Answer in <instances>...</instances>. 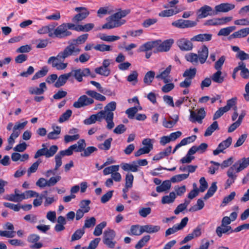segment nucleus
Returning a JSON list of instances; mask_svg holds the SVG:
<instances>
[{
    "instance_id": "1",
    "label": "nucleus",
    "mask_w": 249,
    "mask_h": 249,
    "mask_svg": "<svg viewBox=\"0 0 249 249\" xmlns=\"http://www.w3.org/2000/svg\"><path fill=\"white\" fill-rule=\"evenodd\" d=\"M78 39L73 40L63 51L58 53L56 56H51L48 60V63L52 64V67L57 70L65 69L67 63H63L64 60L78 51Z\"/></svg>"
},
{
    "instance_id": "2",
    "label": "nucleus",
    "mask_w": 249,
    "mask_h": 249,
    "mask_svg": "<svg viewBox=\"0 0 249 249\" xmlns=\"http://www.w3.org/2000/svg\"><path fill=\"white\" fill-rule=\"evenodd\" d=\"M129 13V11L123 10L118 12L107 18V22L104 24L102 29H111L119 27L124 24L125 20L121 19Z\"/></svg>"
},
{
    "instance_id": "3",
    "label": "nucleus",
    "mask_w": 249,
    "mask_h": 249,
    "mask_svg": "<svg viewBox=\"0 0 249 249\" xmlns=\"http://www.w3.org/2000/svg\"><path fill=\"white\" fill-rule=\"evenodd\" d=\"M116 108V103L112 101L107 104L104 107V115L103 119H105L107 123V128L111 129L115 125L113 119L114 113L113 112Z\"/></svg>"
},
{
    "instance_id": "4",
    "label": "nucleus",
    "mask_w": 249,
    "mask_h": 249,
    "mask_svg": "<svg viewBox=\"0 0 249 249\" xmlns=\"http://www.w3.org/2000/svg\"><path fill=\"white\" fill-rule=\"evenodd\" d=\"M68 30H69V28L66 23H62L55 29H54L53 31V37H56L61 38L70 36L71 35V33Z\"/></svg>"
},
{
    "instance_id": "5",
    "label": "nucleus",
    "mask_w": 249,
    "mask_h": 249,
    "mask_svg": "<svg viewBox=\"0 0 249 249\" xmlns=\"http://www.w3.org/2000/svg\"><path fill=\"white\" fill-rule=\"evenodd\" d=\"M116 236L114 231L111 229H107L104 232L103 241L107 247L109 248H114L116 244V242L113 241Z\"/></svg>"
},
{
    "instance_id": "6",
    "label": "nucleus",
    "mask_w": 249,
    "mask_h": 249,
    "mask_svg": "<svg viewBox=\"0 0 249 249\" xmlns=\"http://www.w3.org/2000/svg\"><path fill=\"white\" fill-rule=\"evenodd\" d=\"M190 115L189 120L195 123L197 122L199 124H202L203 119L206 116V112L203 107L196 109L195 111L189 110Z\"/></svg>"
},
{
    "instance_id": "7",
    "label": "nucleus",
    "mask_w": 249,
    "mask_h": 249,
    "mask_svg": "<svg viewBox=\"0 0 249 249\" xmlns=\"http://www.w3.org/2000/svg\"><path fill=\"white\" fill-rule=\"evenodd\" d=\"M71 77H74L78 80V70H72L69 73L60 75L55 82L54 86L56 88H59L63 86L66 83L67 80Z\"/></svg>"
},
{
    "instance_id": "8",
    "label": "nucleus",
    "mask_w": 249,
    "mask_h": 249,
    "mask_svg": "<svg viewBox=\"0 0 249 249\" xmlns=\"http://www.w3.org/2000/svg\"><path fill=\"white\" fill-rule=\"evenodd\" d=\"M188 221V218L185 217L182 219L180 223L178 225H174L172 228L168 229L165 233V236L168 237V236L174 234L179 230L183 229L187 225Z\"/></svg>"
},
{
    "instance_id": "9",
    "label": "nucleus",
    "mask_w": 249,
    "mask_h": 249,
    "mask_svg": "<svg viewBox=\"0 0 249 249\" xmlns=\"http://www.w3.org/2000/svg\"><path fill=\"white\" fill-rule=\"evenodd\" d=\"M172 24L176 27L184 29L195 27L197 24V21L180 19L173 22Z\"/></svg>"
},
{
    "instance_id": "10",
    "label": "nucleus",
    "mask_w": 249,
    "mask_h": 249,
    "mask_svg": "<svg viewBox=\"0 0 249 249\" xmlns=\"http://www.w3.org/2000/svg\"><path fill=\"white\" fill-rule=\"evenodd\" d=\"M235 8V5L229 3H222L214 7L215 11L213 12V14L211 15H217L218 13L223 12L226 13L233 9Z\"/></svg>"
},
{
    "instance_id": "11",
    "label": "nucleus",
    "mask_w": 249,
    "mask_h": 249,
    "mask_svg": "<svg viewBox=\"0 0 249 249\" xmlns=\"http://www.w3.org/2000/svg\"><path fill=\"white\" fill-rule=\"evenodd\" d=\"M248 165H249V157L242 158L236 162L231 167H233V169L236 171V173H238L246 168Z\"/></svg>"
},
{
    "instance_id": "12",
    "label": "nucleus",
    "mask_w": 249,
    "mask_h": 249,
    "mask_svg": "<svg viewBox=\"0 0 249 249\" xmlns=\"http://www.w3.org/2000/svg\"><path fill=\"white\" fill-rule=\"evenodd\" d=\"M104 109L95 114L91 115L89 118L84 120V124H91L95 123L96 121L101 122L104 117Z\"/></svg>"
},
{
    "instance_id": "13",
    "label": "nucleus",
    "mask_w": 249,
    "mask_h": 249,
    "mask_svg": "<svg viewBox=\"0 0 249 249\" xmlns=\"http://www.w3.org/2000/svg\"><path fill=\"white\" fill-rule=\"evenodd\" d=\"M91 203V201L89 199L82 200L79 204L80 208L79 209V219L82 218L85 213L89 212L90 208L89 206Z\"/></svg>"
},
{
    "instance_id": "14",
    "label": "nucleus",
    "mask_w": 249,
    "mask_h": 249,
    "mask_svg": "<svg viewBox=\"0 0 249 249\" xmlns=\"http://www.w3.org/2000/svg\"><path fill=\"white\" fill-rule=\"evenodd\" d=\"M177 44L182 51H190L192 49L193 45L192 41L186 38H181L178 40Z\"/></svg>"
},
{
    "instance_id": "15",
    "label": "nucleus",
    "mask_w": 249,
    "mask_h": 249,
    "mask_svg": "<svg viewBox=\"0 0 249 249\" xmlns=\"http://www.w3.org/2000/svg\"><path fill=\"white\" fill-rule=\"evenodd\" d=\"M56 24L53 23L46 26H42L37 30V33L40 35L48 34V36L50 37H53V31L55 28Z\"/></svg>"
},
{
    "instance_id": "16",
    "label": "nucleus",
    "mask_w": 249,
    "mask_h": 249,
    "mask_svg": "<svg viewBox=\"0 0 249 249\" xmlns=\"http://www.w3.org/2000/svg\"><path fill=\"white\" fill-rule=\"evenodd\" d=\"M236 173V171L233 169V167H230L228 169L227 175L229 178L226 182V188L230 187L231 185L234 182L237 177Z\"/></svg>"
},
{
    "instance_id": "17",
    "label": "nucleus",
    "mask_w": 249,
    "mask_h": 249,
    "mask_svg": "<svg viewBox=\"0 0 249 249\" xmlns=\"http://www.w3.org/2000/svg\"><path fill=\"white\" fill-rule=\"evenodd\" d=\"M174 43L173 39H168L161 43L159 42V45L157 46V51L159 52H167L171 47Z\"/></svg>"
},
{
    "instance_id": "18",
    "label": "nucleus",
    "mask_w": 249,
    "mask_h": 249,
    "mask_svg": "<svg viewBox=\"0 0 249 249\" xmlns=\"http://www.w3.org/2000/svg\"><path fill=\"white\" fill-rule=\"evenodd\" d=\"M159 42H160V40L147 42L141 45L139 50L140 52H147L151 50L153 48L157 47L159 45Z\"/></svg>"
},
{
    "instance_id": "19",
    "label": "nucleus",
    "mask_w": 249,
    "mask_h": 249,
    "mask_svg": "<svg viewBox=\"0 0 249 249\" xmlns=\"http://www.w3.org/2000/svg\"><path fill=\"white\" fill-rule=\"evenodd\" d=\"M249 35V27H246L234 32L232 34L230 35L229 39L244 38L247 36Z\"/></svg>"
},
{
    "instance_id": "20",
    "label": "nucleus",
    "mask_w": 249,
    "mask_h": 249,
    "mask_svg": "<svg viewBox=\"0 0 249 249\" xmlns=\"http://www.w3.org/2000/svg\"><path fill=\"white\" fill-rule=\"evenodd\" d=\"M213 12L211 7L208 5H204L199 9L197 18H202L207 17L208 15L212 16L211 14H213Z\"/></svg>"
},
{
    "instance_id": "21",
    "label": "nucleus",
    "mask_w": 249,
    "mask_h": 249,
    "mask_svg": "<svg viewBox=\"0 0 249 249\" xmlns=\"http://www.w3.org/2000/svg\"><path fill=\"white\" fill-rule=\"evenodd\" d=\"M47 89V87L45 83L43 82L39 84V87H31L29 89V91L31 94L41 95L44 93Z\"/></svg>"
},
{
    "instance_id": "22",
    "label": "nucleus",
    "mask_w": 249,
    "mask_h": 249,
    "mask_svg": "<svg viewBox=\"0 0 249 249\" xmlns=\"http://www.w3.org/2000/svg\"><path fill=\"white\" fill-rule=\"evenodd\" d=\"M212 34H200L194 36L191 38L192 41L205 42L211 40L212 38Z\"/></svg>"
},
{
    "instance_id": "23",
    "label": "nucleus",
    "mask_w": 249,
    "mask_h": 249,
    "mask_svg": "<svg viewBox=\"0 0 249 249\" xmlns=\"http://www.w3.org/2000/svg\"><path fill=\"white\" fill-rule=\"evenodd\" d=\"M208 48L206 45H203L198 52L199 61L201 64H204L208 56Z\"/></svg>"
},
{
    "instance_id": "24",
    "label": "nucleus",
    "mask_w": 249,
    "mask_h": 249,
    "mask_svg": "<svg viewBox=\"0 0 249 249\" xmlns=\"http://www.w3.org/2000/svg\"><path fill=\"white\" fill-rule=\"evenodd\" d=\"M172 66L169 65L165 70L161 72L159 74L156 75V78L157 79H161L163 80L164 83H167L170 82V80L168 77L171 72Z\"/></svg>"
},
{
    "instance_id": "25",
    "label": "nucleus",
    "mask_w": 249,
    "mask_h": 249,
    "mask_svg": "<svg viewBox=\"0 0 249 249\" xmlns=\"http://www.w3.org/2000/svg\"><path fill=\"white\" fill-rule=\"evenodd\" d=\"M215 232L219 237H221L223 233H232L234 232V230H232L230 226H222L220 225L216 228Z\"/></svg>"
},
{
    "instance_id": "26",
    "label": "nucleus",
    "mask_w": 249,
    "mask_h": 249,
    "mask_svg": "<svg viewBox=\"0 0 249 249\" xmlns=\"http://www.w3.org/2000/svg\"><path fill=\"white\" fill-rule=\"evenodd\" d=\"M160 227L159 225L147 224L142 226V231L149 233H153L159 231Z\"/></svg>"
},
{
    "instance_id": "27",
    "label": "nucleus",
    "mask_w": 249,
    "mask_h": 249,
    "mask_svg": "<svg viewBox=\"0 0 249 249\" xmlns=\"http://www.w3.org/2000/svg\"><path fill=\"white\" fill-rule=\"evenodd\" d=\"M4 199L15 202H19L24 200L23 193L20 194H10L6 195Z\"/></svg>"
},
{
    "instance_id": "28",
    "label": "nucleus",
    "mask_w": 249,
    "mask_h": 249,
    "mask_svg": "<svg viewBox=\"0 0 249 249\" xmlns=\"http://www.w3.org/2000/svg\"><path fill=\"white\" fill-rule=\"evenodd\" d=\"M74 150L76 152L78 151V145L77 144L70 146L67 149L60 151L58 154L62 157L65 156H70L72 154Z\"/></svg>"
},
{
    "instance_id": "29",
    "label": "nucleus",
    "mask_w": 249,
    "mask_h": 249,
    "mask_svg": "<svg viewBox=\"0 0 249 249\" xmlns=\"http://www.w3.org/2000/svg\"><path fill=\"white\" fill-rule=\"evenodd\" d=\"M121 166L123 170L127 172H137L139 170L137 168V166L134 163V161L131 164L127 163H122Z\"/></svg>"
},
{
    "instance_id": "30",
    "label": "nucleus",
    "mask_w": 249,
    "mask_h": 249,
    "mask_svg": "<svg viewBox=\"0 0 249 249\" xmlns=\"http://www.w3.org/2000/svg\"><path fill=\"white\" fill-rule=\"evenodd\" d=\"M97 151V148L94 146H89L87 148H84L81 151H79L80 153V156L82 157H88L91 155L92 153Z\"/></svg>"
},
{
    "instance_id": "31",
    "label": "nucleus",
    "mask_w": 249,
    "mask_h": 249,
    "mask_svg": "<svg viewBox=\"0 0 249 249\" xmlns=\"http://www.w3.org/2000/svg\"><path fill=\"white\" fill-rule=\"evenodd\" d=\"M94 103L92 98H88L86 95H82L79 98V108L91 105Z\"/></svg>"
},
{
    "instance_id": "32",
    "label": "nucleus",
    "mask_w": 249,
    "mask_h": 249,
    "mask_svg": "<svg viewBox=\"0 0 249 249\" xmlns=\"http://www.w3.org/2000/svg\"><path fill=\"white\" fill-rule=\"evenodd\" d=\"M212 80L216 83L220 84L224 81V77L222 76L221 70H217V71L213 74L211 76Z\"/></svg>"
},
{
    "instance_id": "33",
    "label": "nucleus",
    "mask_w": 249,
    "mask_h": 249,
    "mask_svg": "<svg viewBox=\"0 0 249 249\" xmlns=\"http://www.w3.org/2000/svg\"><path fill=\"white\" fill-rule=\"evenodd\" d=\"M171 186V181L166 180L164 181L160 185L156 187V191L158 193H161L168 190Z\"/></svg>"
},
{
    "instance_id": "34",
    "label": "nucleus",
    "mask_w": 249,
    "mask_h": 249,
    "mask_svg": "<svg viewBox=\"0 0 249 249\" xmlns=\"http://www.w3.org/2000/svg\"><path fill=\"white\" fill-rule=\"evenodd\" d=\"M155 76V72L154 71H148L144 75L143 82L147 86L150 85L154 79Z\"/></svg>"
},
{
    "instance_id": "35",
    "label": "nucleus",
    "mask_w": 249,
    "mask_h": 249,
    "mask_svg": "<svg viewBox=\"0 0 249 249\" xmlns=\"http://www.w3.org/2000/svg\"><path fill=\"white\" fill-rule=\"evenodd\" d=\"M86 94L91 97L97 100L100 101H104L106 100V98L105 96L102 95V94L94 91V90H88L86 92Z\"/></svg>"
},
{
    "instance_id": "36",
    "label": "nucleus",
    "mask_w": 249,
    "mask_h": 249,
    "mask_svg": "<svg viewBox=\"0 0 249 249\" xmlns=\"http://www.w3.org/2000/svg\"><path fill=\"white\" fill-rule=\"evenodd\" d=\"M219 129V126L217 121H214L210 125L206 130L204 136L208 137L211 136L212 133L216 130Z\"/></svg>"
},
{
    "instance_id": "37",
    "label": "nucleus",
    "mask_w": 249,
    "mask_h": 249,
    "mask_svg": "<svg viewBox=\"0 0 249 249\" xmlns=\"http://www.w3.org/2000/svg\"><path fill=\"white\" fill-rule=\"evenodd\" d=\"M27 123V121L21 123H16L13 128V132L19 136L20 134V131L24 128Z\"/></svg>"
},
{
    "instance_id": "38",
    "label": "nucleus",
    "mask_w": 249,
    "mask_h": 249,
    "mask_svg": "<svg viewBox=\"0 0 249 249\" xmlns=\"http://www.w3.org/2000/svg\"><path fill=\"white\" fill-rule=\"evenodd\" d=\"M185 58L187 61L190 62L194 65H197L199 61L198 54L193 53L186 54Z\"/></svg>"
},
{
    "instance_id": "39",
    "label": "nucleus",
    "mask_w": 249,
    "mask_h": 249,
    "mask_svg": "<svg viewBox=\"0 0 249 249\" xmlns=\"http://www.w3.org/2000/svg\"><path fill=\"white\" fill-rule=\"evenodd\" d=\"M217 189V187L216 186V183L215 182H213L211 186L208 189L207 193L205 195L203 198L205 200H207V199L212 196L214 193L216 191Z\"/></svg>"
},
{
    "instance_id": "40",
    "label": "nucleus",
    "mask_w": 249,
    "mask_h": 249,
    "mask_svg": "<svg viewBox=\"0 0 249 249\" xmlns=\"http://www.w3.org/2000/svg\"><path fill=\"white\" fill-rule=\"evenodd\" d=\"M196 68H190L185 70L183 73L182 76L186 78H187L192 81V80L195 77L196 74Z\"/></svg>"
},
{
    "instance_id": "41",
    "label": "nucleus",
    "mask_w": 249,
    "mask_h": 249,
    "mask_svg": "<svg viewBox=\"0 0 249 249\" xmlns=\"http://www.w3.org/2000/svg\"><path fill=\"white\" fill-rule=\"evenodd\" d=\"M235 29V26H229L226 28H222L218 32L217 35L218 36H228L231 34V33L234 31Z\"/></svg>"
},
{
    "instance_id": "42",
    "label": "nucleus",
    "mask_w": 249,
    "mask_h": 249,
    "mask_svg": "<svg viewBox=\"0 0 249 249\" xmlns=\"http://www.w3.org/2000/svg\"><path fill=\"white\" fill-rule=\"evenodd\" d=\"M61 132V128L60 127L57 126L55 127V129L53 130V131H52L49 133L47 135V138L50 140H55L59 138V135Z\"/></svg>"
},
{
    "instance_id": "43",
    "label": "nucleus",
    "mask_w": 249,
    "mask_h": 249,
    "mask_svg": "<svg viewBox=\"0 0 249 249\" xmlns=\"http://www.w3.org/2000/svg\"><path fill=\"white\" fill-rule=\"evenodd\" d=\"M176 195L174 192H171L169 195L162 197L161 202L162 204H169L174 201Z\"/></svg>"
},
{
    "instance_id": "44",
    "label": "nucleus",
    "mask_w": 249,
    "mask_h": 249,
    "mask_svg": "<svg viewBox=\"0 0 249 249\" xmlns=\"http://www.w3.org/2000/svg\"><path fill=\"white\" fill-rule=\"evenodd\" d=\"M171 120H167L165 119L163 121V125L166 128H172L177 123L178 120V116H175L174 118H172Z\"/></svg>"
},
{
    "instance_id": "45",
    "label": "nucleus",
    "mask_w": 249,
    "mask_h": 249,
    "mask_svg": "<svg viewBox=\"0 0 249 249\" xmlns=\"http://www.w3.org/2000/svg\"><path fill=\"white\" fill-rule=\"evenodd\" d=\"M48 72V68L47 66H44L41 70L36 72L33 76L32 80H34L45 76Z\"/></svg>"
},
{
    "instance_id": "46",
    "label": "nucleus",
    "mask_w": 249,
    "mask_h": 249,
    "mask_svg": "<svg viewBox=\"0 0 249 249\" xmlns=\"http://www.w3.org/2000/svg\"><path fill=\"white\" fill-rule=\"evenodd\" d=\"M69 30L78 31V14L75 15L72 18L71 22L66 23Z\"/></svg>"
},
{
    "instance_id": "47",
    "label": "nucleus",
    "mask_w": 249,
    "mask_h": 249,
    "mask_svg": "<svg viewBox=\"0 0 249 249\" xmlns=\"http://www.w3.org/2000/svg\"><path fill=\"white\" fill-rule=\"evenodd\" d=\"M94 27V24L92 23H88L85 24H79V31L88 32L91 31Z\"/></svg>"
},
{
    "instance_id": "48",
    "label": "nucleus",
    "mask_w": 249,
    "mask_h": 249,
    "mask_svg": "<svg viewBox=\"0 0 249 249\" xmlns=\"http://www.w3.org/2000/svg\"><path fill=\"white\" fill-rule=\"evenodd\" d=\"M107 222L103 221L101 223L98 224L95 228L93 231V234L95 236H98L102 233L103 229L106 226Z\"/></svg>"
},
{
    "instance_id": "49",
    "label": "nucleus",
    "mask_w": 249,
    "mask_h": 249,
    "mask_svg": "<svg viewBox=\"0 0 249 249\" xmlns=\"http://www.w3.org/2000/svg\"><path fill=\"white\" fill-rule=\"evenodd\" d=\"M95 72L100 75L104 76H108L110 73V70L108 68H106L103 66L98 67L95 69Z\"/></svg>"
},
{
    "instance_id": "50",
    "label": "nucleus",
    "mask_w": 249,
    "mask_h": 249,
    "mask_svg": "<svg viewBox=\"0 0 249 249\" xmlns=\"http://www.w3.org/2000/svg\"><path fill=\"white\" fill-rule=\"evenodd\" d=\"M89 14V12L85 7H79V21L86 18Z\"/></svg>"
},
{
    "instance_id": "51",
    "label": "nucleus",
    "mask_w": 249,
    "mask_h": 249,
    "mask_svg": "<svg viewBox=\"0 0 249 249\" xmlns=\"http://www.w3.org/2000/svg\"><path fill=\"white\" fill-rule=\"evenodd\" d=\"M119 169V165H111L110 166L105 168L103 170V174L104 175H107L110 174H112L114 172L118 171Z\"/></svg>"
},
{
    "instance_id": "52",
    "label": "nucleus",
    "mask_w": 249,
    "mask_h": 249,
    "mask_svg": "<svg viewBox=\"0 0 249 249\" xmlns=\"http://www.w3.org/2000/svg\"><path fill=\"white\" fill-rule=\"evenodd\" d=\"M99 37L101 40L107 42L114 41L119 40L120 38V37L119 36H107L105 34L100 35Z\"/></svg>"
},
{
    "instance_id": "53",
    "label": "nucleus",
    "mask_w": 249,
    "mask_h": 249,
    "mask_svg": "<svg viewBox=\"0 0 249 249\" xmlns=\"http://www.w3.org/2000/svg\"><path fill=\"white\" fill-rule=\"evenodd\" d=\"M150 235H147L144 236L135 245V248L136 249H141L145 245V244L150 240Z\"/></svg>"
},
{
    "instance_id": "54",
    "label": "nucleus",
    "mask_w": 249,
    "mask_h": 249,
    "mask_svg": "<svg viewBox=\"0 0 249 249\" xmlns=\"http://www.w3.org/2000/svg\"><path fill=\"white\" fill-rule=\"evenodd\" d=\"M143 233L142 231V226L140 227L138 225H133L130 228V233L129 234L134 235H140Z\"/></svg>"
},
{
    "instance_id": "55",
    "label": "nucleus",
    "mask_w": 249,
    "mask_h": 249,
    "mask_svg": "<svg viewBox=\"0 0 249 249\" xmlns=\"http://www.w3.org/2000/svg\"><path fill=\"white\" fill-rule=\"evenodd\" d=\"M58 147L55 145L51 146L49 149L46 148V158H50L53 157L58 150Z\"/></svg>"
},
{
    "instance_id": "56",
    "label": "nucleus",
    "mask_w": 249,
    "mask_h": 249,
    "mask_svg": "<svg viewBox=\"0 0 249 249\" xmlns=\"http://www.w3.org/2000/svg\"><path fill=\"white\" fill-rule=\"evenodd\" d=\"M112 141V138H109L106 140L103 143L99 144L98 147L102 150H108L111 147V143Z\"/></svg>"
},
{
    "instance_id": "57",
    "label": "nucleus",
    "mask_w": 249,
    "mask_h": 249,
    "mask_svg": "<svg viewBox=\"0 0 249 249\" xmlns=\"http://www.w3.org/2000/svg\"><path fill=\"white\" fill-rule=\"evenodd\" d=\"M134 176L131 173H127L125 178V186L127 188H131L133 186Z\"/></svg>"
},
{
    "instance_id": "58",
    "label": "nucleus",
    "mask_w": 249,
    "mask_h": 249,
    "mask_svg": "<svg viewBox=\"0 0 249 249\" xmlns=\"http://www.w3.org/2000/svg\"><path fill=\"white\" fill-rule=\"evenodd\" d=\"M232 142V138L231 137H229L226 140L223 141L218 145L219 148L221 149L222 150L224 151L225 149L229 147Z\"/></svg>"
},
{
    "instance_id": "59",
    "label": "nucleus",
    "mask_w": 249,
    "mask_h": 249,
    "mask_svg": "<svg viewBox=\"0 0 249 249\" xmlns=\"http://www.w3.org/2000/svg\"><path fill=\"white\" fill-rule=\"evenodd\" d=\"M96 224V219L94 217L87 218L85 221V224L83 227V229L89 228L94 227Z\"/></svg>"
},
{
    "instance_id": "60",
    "label": "nucleus",
    "mask_w": 249,
    "mask_h": 249,
    "mask_svg": "<svg viewBox=\"0 0 249 249\" xmlns=\"http://www.w3.org/2000/svg\"><path fill=\"white\" fill-rule=\"evenodd\" d=\"M23 198L26 199L33 197H38L39 194L33 190H28L23 193Z\"/></svg>"
},
{
    "instance_id": "61",
    "label": "nucleus",
    "mask_w": 249,
    "mask_h": 249,
    "mask_svg": "<svg viewBox=\"0 0 249 249\" xmlns=\"http://www.w3.org/2000/svg\"><path fill=\"white\" fill-rule=\"evenodd\" d=\"M72 114V111L70 109H68L65 112L63 113L59 118L58 122L60 123H63L68 120L71 117Z\"/></svg>"
},
{
    "instance_id": "62",
    "label": "nucleus",
    "mask_w": 249,
    "mask_h": 249,
    "mask_svg": "<svg viewBox=\"0 0 249 249\" xmlns=\"http://www.w3.org/2000/svg\"><path fill=\"white\" fill-rule=\"evenodd\" d=\"M237 101V98H232L230 100H228L227 102V105L224 107V108L226 109V111H229L231 107L236 105Z\"/></svg>"
},
{
    "instance_id": "63",
    "label": "nucleus",
    "mask_w": 249,
    "mask_h": 249,
    "mask_svg": "<svg viewBox=\"0 0 249 249\" xmlns=\"http://www.w3.org/2000/svg\"><path fill=\"white\" fill-rule=\"evenodd\" d=\"M138 111V108L136 107H133L128 108L125 111V113L127 115L128 117L130 119H133Z\"/></svg>"
},
{
    "instance_id": "64",
    "label": "nucleus",
    "mask_w": 249,
    "mask_h": 249,
    "mask_svg": "<svg viewBox=\"0 0 249 249\" xmlns=\"http://www.w3.org/2000/svg\"><path fill=\"white\" fill-rule=\"evenodd\" d=\"M100 240L101 239L100 238H96L94 239L90 242L89 246L87 248L84 247L83 248V249H95L97 247Z\"/></svg>"
}]
</instances>
